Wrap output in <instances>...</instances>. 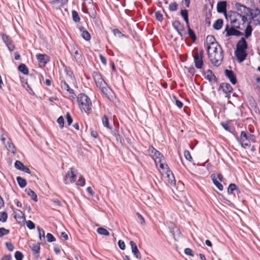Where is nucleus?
Returning a JSON list of instances; mask_svg holds the SVG:
<instances>
[{
  "instance_id": "obj_64",
  "label": "nucleus",
  "mask_w": 260,
  "mask_h": 260,
  "mask_svg": "<svg viewBox=\"0 0 260 260\" xmlns=\"http://www.w3.org/2000/svg\"><path fill=\"white\" fill-rule=\"evenodd\" d=\"M100 58L101 59V62L102 63L106 66L107 64V59L105 56H104L102 54H100L99 55Z\"/></svg>"
},
{
  "instance_id": "obj_21",
  "label": "nucleus",
  "mask_w": 260,
  "mask_h": 260,
  "mask_svg": "<svg viewBox=\"0 0 260 260\" xmlns=\"http://www.w3.org/2000/svg\"><path fill=\"white\" fill-rule=\"evenodd\" d=\"M60 86L62 89L66 90L70 94H72L71 95L73 99H75L76 94L74 93L73 90L71 89L68 84L64 80H62L60 82Z\"/></svg>"
},
{
  "instance_id": "obj_39",
  "label": "nucleus",
  "mask_w": 260,
  "mask_h": 260,
  "mask_svg": "<svg viewBox=\"0 0 260 260\" xmlns=\"http://www.w3.org/2000/svg\"><path fill=\"white\" fill-rule=\"evenodd\" d=\"M37 230L39 233V238L40 241H45V232L43 229L38 226Z\"/></svg>"
},
{
  "instance_id": "obj_6",
  "label": "nucleus",
  "mask_w": 260,
  "mask_h": 260,
  "mask_svg": "<svg viewBox=\"0 0 260 260\" xmlns=\"http://www.w3.org/2000/svg\"><path fill=\"white\" fill-rule=\"evenodd\" d=\"M93 79L96 85L104 94H107L109 88L106 82L102 77L100 74L98 72H94L93 74Z\"/></svg>"
},
{
  "instance_id": "obj_34",
  "label": "nucleus",
  "mask_w": 260,
  "mask_h": 260,
  "mask_svg": "<svg viewBox=\"0 0 260 260\" xmlns=\"http://www.w3.org/2000/svg\"><path fill=\"white\" fill-rule=\"evenodd\" d=\"M187 25L188 34L189 37L191 39L192 41L194 42L197 40V37L194 31L190 28L189 24Z\"/></svg>"
},
{
  "instance_id": "obj_38",
  "label": "nucleus",
  "mask_w": 260,
  "mask_h": 260,
  "mask_svg": "<svg viewBox=\"0 0 260 260\" xmlns=\"http://www.w3.org/2000/svg\"><path fill=\"white\" fill-rule=\"evenodd\" d=\"M98 233L101 235L109 236L110 235L109 232L104 228H98L96 230Z\"/></svg>"
},
{
  "instance_id": "obj_4",
  "label": "nucleus",
  "mask_w": 260,
  "mask_h": 260,
  "mask_svg": "<svg viewBox=\"0 0 260 260\" xmlns=\"http://www.w3.org/2000/svg\"><path fill=\"white\" fill-rule=\"evenodd\" d=\"M77 101L81 109L86 113H89L91 109L92 103L90 98L85 93H80L77 97Z\"/></svg>"
},
{
  "instance_id": "obj_29",
  "label": "nucleus",
  "mask_w": 260,
  "mask_h": 260,
  "mask_svg": "<svg viewBox=\"0 0 260 260\" xmlns=\"http://www.w3.org/2000/svg\"><path fill=\"white\" fill-rule=\"evenodd\" d=\"M249 135H247L245 131H242L241 132L240 137H239L238 135H236L235 137L237 140L238 142H241L243 140H245V141H247V140H249Z\"/></svg>"
},
{
  "instance_id": "obj_47",
  "label": "nucleus",
  "mask_w": 260,
  "mask_h": 260,
  "mask_svg": "<svg viewBox=\"0 0 260 260\" xmlns=\"http://www.w3.org/2000/svg\"><path fill=\"white\" fill-rule=\"evenodd\" d=\"M10 233L9 230L6 229L4 228H0V237H2L5 235H7Z\"/></svg>"
},
{
  "instance_id": "obj_49",
  "label": "nucleus",
  "mask_w": 260,
  "mask_h": 260,
  "mask_svg": "<svg viewBox=\"0 0 260 260\" xmlns=\"http://www.w3.org/2000/svg\"><path fill=\"white\" fill-rule=\"evenodd\" d=\"M184 155L185 158L189 160V161H191L192 160V157L190 155V153L188 150H185L184 152Z\"/></svg>"
},
{
  "instance_id": "obj_7",
  "label": "nucleus",
  "mask_w": 260,
  "mask_h": 260,
  "mask_svg": "<svg viewBox=\"0 0 260 260\" xmlns=\"http://www.w3.org/2000/svg\"><path fill=\"white\" fill-rule=\"evenodd\" d=\"M237 29H241V27L240 26V23L238 22L237 25L232 26L231 28L229 27L228 25H226L225 31H226V36L230 37L232 36H241L243 35V34L240 31L237 30Z\"/></svg>"
},
{
  "instance_id": "obj_26",
  "label": "nucleus",
  "mask_w": 260,
  "mask_h": 260,
  "mask_svg": "<svg viewBox=\"0 0 260 260\" xmlns=\"http://www.w3.org/2000/svg\"><path fill=\"white\" fill-rule=\"evenodd\" d=\"M211 178L212 179V180L213 181V184L215 185V186L219 190H222L223 189L222 185L219 183L216 178V175L215 174H213L211 175Z\"/></svg>"
},
{
  "instance_id": "obj_28",
  "label": "nucleus",
  "mask_w": 260,
  "mask_h": 260,
  "mask_svg": "<svg viewBox=\"0 0 260 260\" xmlns=\"http://www.w3.org/2000/svg\"><path fill=\"white\" fill-rule=\"evenodd\" d=\"M250 23L251 21H249L245 30V39L248 38L251 35L253 29L252 26L250 25Z\"/></svg>"
},
{
  "instance_id": "obj_58",
  "label": "nucleus",
  "mask_w": 260,
  "mask_h": 260,
  "mask_svg": "<svg viewBox=\"0 0 260 260\" xmlns=\"http://www.w3.org/2000/svg\"><path fill=\"white\" fill-rule=\"evenodd\" d=\"M66 117L67 119L68 125H70L73 122V119L69 112L66 114Z\"/></svg>"
},
{
  "instance_id": "obj_11",
  "label": "nucleus",
  "mask_w": 260,
  "mask_h": 260,
  "mask_svg": "<svg viewBox=\"0 0 260 260\" xmlns=\"http://www.w3.org/2000/svg\"><path fill=\"white\" fill-rule=\"evenodd\" d=\"M173 27L177 31L179 35L183 39V32L186 34L184 26L180 23L179 21L175 20L172 23Z\"/></svg>"
},
{
  "instance_id": "obj_8",
  "label": "nucleus",
  "mask_w": 260,
  "mask_h": 260,
  "mask_svg": "<svg viewBox=\"0 0 260 260\" xmlns=\"http://www.w3.org/2000/svg\"><path fill=\"white\" fill-rule=\"evenodd\" d=\"M155 161V165L157 166L159 164V167L161 169H168V166L165 163V158L163 155L160 152V155L156 154L152 157Z\"/></svg>"
},
{
  "instance_id": "obj_45",
  "label": "nucleus",
  "mask_w": 260,
  "mask_h": 260,
  "mask_svg": "<svg viewBox=\"0 0 260 260\" xmlns=\"http://www.w3.org/2000/svg\"><path fill=\"white\" fill-rule=\"evenodd\" d=\"M113 32L115 36H117L120 38L125 37V36L124 34H122L121 31L117 28L113 29Z\"/></svg>"
},
{
  "instance_id": "obj_15",
  "label": "nucleus",
  "mask_w": 260,
  "mask_h": 260,
  "mask_svg": "<svg viewBox=\"0 0 260 260\" xmlns=\"http://www.w3.org/2000/svg\"><path fill=\"white\" fill-rule=\"evenodd\" d=\"M71 173L68 172L63 179V182L66 184H69L70 183H73L76 180V175L72 171V169H71Z\"/></svg>"
},
{
  "instance_id": "obj_12",
  "label": "nucleus",
  "mask_w": 260,
  "mask_h": 260,
  "mask_svg": "<svg viewBox=\"0 0 260 260\" xmlns=\"http://www.w3.org/2000/svg\"><path fill=\"white\" fill-rule=\"evenodd\" d=\"M206 44H207V51L211 50V47H214V46H218V43L216 41L215 38L213 36L208 35L206 37Z\"/></svg>"
},
{
  "instance_id": "obj_18",
  "label": "nucleus",
  "mask_w": 260,
  "mask_h": 260,
  "mask_svg": "<svg viewBox=\"0 0 260 260\" xmlns=\"http://www.w3.org/2000/svg\"><path fill=\"white\" fill-rule=\"evenodd\" d=\"M240 13L233 11H230L228 12V16L230 20V22L232 24H236L238 23V18H239Z\"/></svg>"
},
{
  "instance_id": "obj_5",
  "label": "nucleus",
  "mask_w": 260,
  "mask_h": 260,
  "mask_svg": "<svg viewBox=\"0 0 260 260\" xmlns=\"http://www.w3.org/2000/svg\"><path fill=\"white\" fill-rule=\"evenodd\" d=\"M194 54L192 55L195 67L198 69L203 68L204 50L203 49H199L197 48L194 49Z\"/></svg>"
},
{
  "instance_id": "obj_60",
  "label": "nucleus",
  "mask_w": 260,
  "mask_h": 260,
  "mask_svg": "<svg viewBox=\"0 0 260 260\" xmlns=\"http://www.w3.org/2000/svg\"><path fill=\"white\" fill-rule=\"evenodd\" d=\"M173 98L175 100V103H176V105H177V106L179 108H181L183 105V103L181 102H180V101H179L177 99V97L175 95L173 96Z\"/></svg>"
},
{
  "instance_id": "obj_54",
  "label": "nucleus",
  "mask_w": 260,
  "mask_h": 260,
  "mask_svg": "<svg viewBox=\"0 0 260 260\" xmlns=\"http://www.w3.org/2000/svg\"><path fill=\"white\" fill-rule=\"evenodd\" d=\"M45 56V55L44 54H39L36 55V57L39 62L46 63L47 62L44 61Z\"/></svg>"
},
{
  "instance_id": "obj_1",
  "label": "nucleus",
  "mask_w": 260,
  "mask_h": 260,
  "mask_svg": "<svg viewBox=\"0 0 260 260\" xmlns=\"http://www.w3.org/2000/svg\"><path fill=\"white\" fill-rule=\"evenodd\" d=\"M207 51L211 63L215 67L219 66L223 58V50L221 46L218 44V46L211 47V50Z\"/></svg>"
},
{
  "instance_id": "obj_33",
  "label": "nucleus",
  "mask_w": 260,
  "mask_h": 260,
  "mask_svg": "<svg viewBox=\"0 0 260 260\" xmlns=\"http://www.w3.org/2000/svg\"><path fill=\"white\" fill-rule=\"evenodd\" d=\"M180 14L182 17L183 18L186 25H188L189 24L188 11L186 9L182 10L180 12Z\"/></svg>"
},
{
  "instance_id": "obj_62",
  "label": "nucleus",
  "mask_w": 260,
  "mask_h": 260,
  "mask_svg": "<svg viewBox=\"0 0 260 260\" xmlns=\"http://www.w3.org/2000/svg\"><path fill=\"white\" fill-rule=\"evenodd\" d=\"M5 245L9 251H12L14 250V246L11 242H6Z\"/></svg>"
},
{
  "instance_id": "obj_51",
  "label": "nucleus",
  "mask_w": 260,
  "mask_h": 260,
  "mask_svg": "<svg viewBox=\"0 0 260 260\" xmlns=\"http://www.w3.org/2000/svg\"><path fill=\"white\" fill-rule=\"evenodd\" d=\"M85 184V181L84 178H83V177L80 176L79 179H78V180L77 182V185L81 186H84Z\"/></svg>"
},
{
  "instance_id": "obj_43",
  "label": "nucleus",
  "mask_w": 260,
  "mask_h": 260,
  "mask_svg": "<svg viewBox=\"0 0 260 260\" xmlns=\"http://www.w3.org/2000/svg\"><path fill=\"white\" fill-rule=\"evenodd\" d=\"M178 5L176 2H173L169 5V9L170 11H176L177 10Z\"/></svg>"
},
{
  "instance_id": "obj_53",
  "label": "nucleus",
  "mask_w": 260,
  "mask_h": 260,
  "mask_svg": "<svg viewBox=\"0 0 260 260\" xmlns=\"http://www.w3.org/2000/svg\"><path fill=\"white\" fill-rule=\"evenodd\" d=\"M155 18L157 20L161 22L162 20L163 16L159 11H157L155 13Z\"/></svg>"
},
{
  "instance_id": "obj_20",
  "label": "nucleus",
  "mask_w": 260,
  "mask_h": 260,
  "mask_svg": "<svg viewBox=\"0 0 260 260\" xmlns=\"http://www.w3.org/2000/svg\"><path fill=\"white\" fill-rule=\"evenodd\" d=\"M129 245L131 247L132 251L136 257L138 259H141L142 257L141 254L138 249L136 244L133 241H131L129 242Z\"/></svg>"
},
{
  "instance_id": "obj_57",
  "label": "nucleus",
  "mask_w": 260,
  "mask_h": 260,
  "mask_svg": "<svg viewBox=\"0 0 260 260\" xmlns=\"http://www.w3.org/2000/svg\"><path fill=\"white\" fill-rule=\"evenodd\" d=\"M89 15L91 18H92L93 19H94L96 18V12L94 8H93L92 9H91L89 13Z\"/></svg>"
},
{
  "instance_id": "obj_14",
  "label": "nucleus",
  "mask_w": 260,
  "mask_h": 260,
  "mask_svg": "<svg viewBox=\"0 0 260 260\" xmlns=\"http://www.w3.org/2000/svg\"><path fill=\"white\" fill-rule=\"evenodd\" d=\"M226 6L227 3L226 1L219 2L217 5V11L220 13H224L225 17L227 18Z\"/></svg>"
},
{
  "instance_id": "obj_24",
  "label": "nucleus",
  "mask_w": 260,
  "mask_h": 260,
  "mask_svg": "<svg viewBox=\"0 0 260 260\" xmlns=\"http://www.w3.org/2000/svg\"><path fill=\"white\" fill-rule=\"evenodd\" d=\"M234 191L238 194L240 193V190L237 186L235 184L231 183L228 188V192L229 194H235Z\"/></svg>"
},
{
  "instance_id": "obj_46",
  "label": "nucleus",
  "mask_w": 260,
  "mask_h": 260,
  "mask_svg": "<svg viewBox=\"0 0 260 260\" xmlns=\"http://www.w3.org/2000/svg\"><path fill=\"white\" fill-rule=\"evenodd\" d=\"M14 166L15 167L19 170H21L23 168V167L24 166V165L23 164L22 162H21L19 160H16L15 162V164H14Z\"/></svg>"
},
{
  "instance_id": "obj_56",
  "label": "nucleus",
  "mask_w": 260,
  "mask_h": 260,
  "mask_svg": "<svg viewBox=\"0 0 260 260\" xmlns=\"http://www.w3.org/2000/svg\"><path fill=\"white\" fill-rule=\"evenodd\" d=\"M241 144V146L243 148H246V147H249L250 146V142L249 140H247V141H245V140H243L242 141L239 142Z\"/></svg>"
},
{
  "instance_id": "obj_30",
  "label": "nucleus",
  "mask_w": 260,
  "mask_h": 260,
  "mask_svg": "<svg viewBox=\"0 0 260 260\" xmlns=\"http://www.w3.org/2000/svg\"><path fill=\"white\" fill-rule=\"evenodd\" d=\"M25 192L28 196L30 197L32 200L35 202L38 201L37 196L34 191L31 190L30 188H26L25 189Z\"/></svg>"
},
{
  "instance_id": "obj_44",
  "label": "nucleus",
  "mask_w": 260,
  "mask_h": 260,
  "mask_svg": "<svg viewBox=\"0 0 260 260\" xmlns=\"http://www.w3.org/2000/svg\"><path fill=\"white\" fill-rule=\"evenodd\" d=\"M7 218L8 215L6 212H0V221L5 222L7 221Z\"/></svg>"
},
{
  "instance_id": "obj_35",
  "label": "nucleus",
  "mask_w": 260,
  "mask_h": 260,
  "mask_svg": "<svg viewBox=\"0 0 260 260\" xmlns=\"http://www.w3.org/2000/svg\"><path fill=\"white\" fill-rule=\"evenodd\" d=\"M18 70L24 75H27L29 72L28 68L24 63H21L18 67Z\"/></svg>"
},
{
  "instance_id": "obj_61",
  "label": "nucleus",
  "mask_w": 260,
  "mask_h": 260,
  "mask_svg": "<svg viewBox=\"0 0 260 260\" xmlns=\"http://www.w3.org/2000/svg\"><path fill=\"white\" fill-rule=\"evenodd\" d=\"M118 245L120 249L124 250L125 248V243L123 241L119 240L118 242Z\"/></svg>"
},
{
  "instance_id": "obj_19",
  "label": "nucleus",
  "mask_w": 260,
  "mask_h": 260,
  "mask_svg": "<svg viewBox=\"0 0 260 260\" xmlns=\"http://www.w3.org/2000/svg\"><path fill=\"white\" fill-rule=\"evenodd\" d=\"M205 78L210 82H214V83H216L217 82V78L210 69L207 70L205 73Z\"/></svg>"
},
{
  "instance_id": "obj_22",
  "label": "nucleus",
  "mask_w": 260,
  "mask_h": 260,
  "mask_svg": "<svg viewBox=\"0 0 260 260\" xmlns=\"http://www.w3.org/2000/svg\"><path fill=\"white\" fill-rule=\"evenodd\" d=\"M18 213L14 215V218L20 224H24L25 221L24 214L20 210H17Z\"/></svg>"
},
{
  "instance_id": "obj_48",
  "label": "nucleus",
  "mask_w": 260,
  "mask_h": 260,
  "mask_svg": "<svg viewBox=\"0 0 260 260\" xmlns=\"http://www.w3.org/2000/svg\"><path fill=\"white\" fill-rule=\"evenodd\" d=\"M14 256L16 260H22L23 255L21 252L17 251L15 253Z\"/></svg>"
},
{
  "instance_id": "obj_50",
  "label": "nucleus",
  "mask_w": 260,
  "mask_h": 260,
  "mask_svg": "<svg viewBox=\"0 0 260 260\" xmlns=\"http://www.w3.org/2000/svg\"><path fill=\"white\" fill-rule=\"evenodd\" d=\"M47 241L48 242H52L55 241V237L50 233H48L46 235Z\"/></svg>"
},
{
  "instance_id": "obj_42",
  "label": "nucleus",
  "mask_w": 260,
  "mask_h": 260,
  "mask_svg": "<svg viewBox=\"0 0 260 260\" xmlns=\"http://www.w3.org/2000/svg\"><path fill=\"white\" fill-rule=\"evenodd\" d=\"M102 122L104 126L108 128H111L109 123V119L107 116L106 115H104L102 118Z\"/></svg>"
},
{
  "instance_id": "obj_10",
  "label": "nucleus",
  "mask_w": 260,
  "mask_h": 260,
  "mask_svg": "<svg viewBox=\"0 0 260 260\" xmlns=\"http://www.w3.org/2000/svg\"><path fill=\"white\" fill-rule=\"evenodd\" d=\"M2 39L5 44V45L7 46L8 49L10 51H12L15 49V45L13 44V42L10 37L7 35L5 34L2 33L1 34Z\"/></svg>"
},
{
  "instance_id": "obj_40",
  "label": "nucleus",
  "mask_w": 260,
  "mask_h": 260,
  "mask_svg": "<svg viewBox=\"0 0 260 260\" xmlns=\"http://www.w3.org/2000/svg\"><path fill=\"white\" fill-rule=\"evenodd\" d=\"M72 15L73 20L75 22H78L80 20V18L79 16L78 12L75 10H73L72 11Z\"/></svg>"
},
{
  "instance_id": "obj_55",
  "label": "nucleus",
  "mask_w": 260,
  "mask_h": 260,
  "mask_svg": "<svg viewBox=\"0 0 260 260\" xmlns=\"http://www.w3.org/2000/svg\"><path fill=\"white\" fill-rule=\"evenodd\" d=\"M26 226L28 229L30 230H32L35 228V223L31 220H28L26 221Z\"/></svg>"
},
{
  "instance_id": "obj_41",
  "label": "nucleus",
  "mask_w": 260,
  "mask_h": 260,
  "mask_svg": "<svg viewBox=\"0 0 260 260\" xmlns=\"http://www.w3.org/2000/svg\"><path fill=\"white\" fill-rule=\"evenodd\" d=\"M112 134L115 137L117 142H119V143L120 144L122 143L120 136L117 130L114 129V131H113L112 132Z\"/></svg>"
},
{
  "instance_id": "obj_17",
  "label": "nucleus",
  "mask_w": 260,
  "mask_h": 260,
  "mask_svg": "<svg viewBox=\"0 0 260 260\" xmlns=\"http://www.w3.org/2000/svg\"><path fill=\"white\" fill-rule=\"evenodd\" d=\"M40 244L32 243L29 245V247L31 248L33 252V255L36 259H38L40 256Z\"/></svg>"
},
{
  "instance_id": "obj_16",
  "label": "nucleus",
  "mask_w": 260,
  "mask_h": 260,
  "mask_svg": "<svg viewBox=\"0 0 260 260\" xmlns=\"http://www.w3.org/2000/svg\"><path fill=\"white\" fill-rule=\"evenodd\" d=\"M225 75L229 78L230 82L233 84H236L237 82V78L235 74L232 70L225 69L224 70Z\"/></svg>"
},
{
  "instance_id": "obj_31",
  "label": "nucleus",
  "mask_w": 260,
  "mask_h": 260,
  "mask_svg": "<svg viewBox=\"0 0 260 260\" xmlns=\"http://www.w3.org/2000/svg\"><path fill=\"white\" fill-rule=\"evenodd\" d=\"M223 21L222 19H218L214 23L213 27L215 30H219L223 25Z\"/></svg>"
},
{
  "instance_id": "obj_32",
  "label": "nucleus",
  "mask_w": 260,
  "mask_h": 260,
  "mask_svg": "<svg viewBox=\"0 0 260 260\" xmlns=\"http://www.w3.org/2000/svg\"><path fill=\"white\" fill-rule=\"evenodd\" d=\"M74 58L77 62H81L82 60V56L81 52H79L78 50H76L75 48L74 47Z\"/></svg>"
},
{
  "instance_id": "obj_13",
  "label": "nucleus",
  "mask_w": 260,
  "mask_h": 260,
  "mask_svg": "<svg viewBox=\"0 0 260 260\" xmlns=\"http://www.w3.org/2000/svg\"><path fill=\"white\" fill-rule=\"evenodd\" d=\"M68 0H53L49 2L53 8L58 10L61 7H63L67 3Z\"/></svg>"
},
{
  "instance_id": "obj_2",
  "label": "nucleus",
  "mask_w": 260,
  "mask_h": 260,
  "mask_svg": "<svg viewBox=\"0 0 260 260\" xmlns=\"http://www.w3.org/2000/svg\"><path fill=\"white\" fill-rule=\"evenodd\" d=\"M248 48V44L244 38H242L237 43L235 54L239 62H242L246 59L248 55L246 52Z\"/></svg>"
},
{
  "instance_id": "obj_25",
  "label": "nucleus",
  "mask_w": 260,
  "mask_h": 260,
  "mask_svg": "<svg viewBox=\"0 0 260 260\" xmlns=\"http://www.w3.org/2000/svg\"><path fill=\"white\" fill-rule=\"evenodd\" d=\"M79 30L81 32V36L86 41H89L91 38V36L89 32L84 30V28L83 26H81L79 27Z\"/></svg>"
},
{
  "instance_id": "obj_9",
  "label": "nucleus",
  "mask_w": 260,
  "mask_h": 260,
  "mask_svg": "<svg viewBox=\"0 0 260 260\" xmlns=\"http://www.w3.org/2000/svg\"><path fill=\"white\" fill-rule=\"evenodd\" d=\"M221 89L225 93V97L229 99L231 98V93L233 90L231 85L228 83H221L219 85L218 90Z\"/></svg>"
},
{
  "instance_id": "obj_59",
  "label": "nucleus",
  "mask_w": 260,
  "mask_h": 260,
  "mask_svg": "<svg viewBox=\"0 0 260 260\" xmlns=\"http://www.w3.org/2000/svg\"><path fill=\"white\" fill-rule=\"evenodd\" d=\"M184 253L185 254L191 256H193L194 255L193 251L189 248H185L184 249Z\"/></svg>"
},
{
  "instance_id": "obj_36",
  "label": "nucleus",
  "mask_w": 260,
  "mask_h": 260,
  "mask_svg": "<svg viewBox=\"0 0 260 260\" xmlns=\"http://www.w3.org/2000/svg\"><path fill=\"white\" fill-rule=\"evenodd\" d=\"M16 180L20 187L24 188V187L26 186L27 182L25 179L22 178L20 176H17L16 177Z\"/></svg>"
},
{
  "instance_id": "obj_27",
  "label": "nucleus",
  "mask_w": 260,
  "mask_h": 260,
  "mask_svg": "<svg viewBox=\"0 0 260 260\" xmlns=\"http://www.w3.org/2000/svg\"><path fill=\"white\" fill-rule=\"evenodd\" d=\"M5 146L9 151L11 152L14 154H15L16 149L15 146L10 139L7 142V143L5 145Z\"/></svg>"
},
{
  "instance_id": "obj_23",
  "label": "nucleus",
  "mask_w": 260,
  "mask_h": 260,
  "mask_svg": "<svg viewBox=\"0 0 260 260\" xmlns=\"http://www.w3.org/2000/svg\"><path fill=\"white\" fill-rule=\"evenodd\" d=\"M164 170H167L166 174L168 182L171 185H175L176 181L172 172L170 170L169 167L168 169H165Z\"/></svg>"
},
{
  "instance_id": "obj_3",
  "label": "nucleus",
  "mask_w": 260,
  "mask_h": 260,
  "mask_svg": "<svg viewBox=\"0 0 260 260\" xmlns=\"http://www.w3.org/2000/svg\"><path fill=\"white\" fill-rule=\"evenodd\" d=\"M235 6L237 10L240 12V14L249 15L251 19H253L257 16L260 17V10L258 8H256L255 10H252L249 8L246 7L245 5L239 3H236Z\"/></svg>"
},
{
  "instance_id": "obj_63",
  "label": "nucleus",
  "mask_w": 260,
  "mask_h": 260,
  "mask_svg": "<svg viewBox=\"0 0 260 260\" xmlns=\"http://www.w3.org/2000/svg\"><path fill=\"white\" fill-rule=\"evenodd\" d=\"M67 75L70 78L71 80L74 81L75 80L74 75L72 71H69L67 72Z\"/></svg>"
},
{
  "instance_id": "obj_52",
  "label": "nucleus",
  "mask_w": 260,
  "mask_h": 260,
  "mask_svg": "<svg viewBox=\"0 0 260 260\" xmlns=\"http://www.w3.org/2000/svg\"><path fill=\"white\" fill-rule=\"evenodd\" d=\"M57 123L59 125V127L62 128L64 126V118L62 116H60L57 120Z\"/></svg>"
},
{
  "instance_id": "obj_37",
  "label": "nucleus",
  "mask_w": 260,
  "mask_h": 260,
  "mask_svg": "<svg viewBox=\"0 0 260 260\" xmlns=\"http://www.w3.org/2000/svg\"><path fill=\"white\" fill-rule=\"evenodd\" d=\"M147 152L148 154L151 156V157H154V155L156 153V154L160 155V152L155 149L153 146H151L149 147L148 149L147 150Z\"/></svg>"
}]
</instances>
